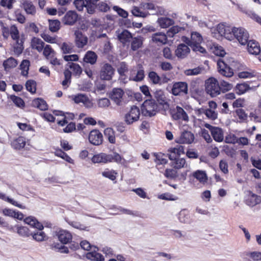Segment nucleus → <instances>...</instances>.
<instances>
[{
    "label": "nucleus",
    "mask_w": 261,
    "mask_h": 261,
    "mask_svg": "<svg viewBox=\"0 0 261 261\" xmlns=\"http://www.w3.org/2000/svg\"><path fill=\"white\" fill-rule=\"evenodd\" d=\"M144 71L143 69L138 70L137 74L133 77H130V80L135 82H140L144 78Z\"/></svg>",
    "instance_id": "nucleus-63"
},
{
    "label": "nucleus",
    "mask_w": 261,
    "mask_h": 261,
    "mask_svg": "<svg viewBox=\"0 0 261 261\" xmlns=\"http://www.w3.org/2000/svg\"><path fill=\"white\" fill-rule=\"evenodd\" d=\"M117 70L121 77L125 79V73L128 71V65L125 62H121L119 64Z\"/></svg>",
    "instance_id": "nucleus-42"
},
{
    "label": "nucleus",
    "mask_w": 261,
    "mask_h": 261,
    "mask_svg": "<svg viewBox=\"0 0 261 261\" xmlns=\"http://www.w3.org/2000/svg\"><path fill=\"white\" fill-rule=\"evenodd\" d=\"M194 135L190 131L185 130L181 133L180 137L176 139V142L178 144H191L194 140Z\"/></svg>",
    "instance_id": "nucleus-15"
},
{
    "label": "nucleus",
    "mask_w": 261,
    "mask_h": 261,
    "mask_svg": "<svg viewBox=\"0 0 261 261\" xmlns=\"http://www.w3.org/2000/svg\"><path fill=\"white\" fill-rule=\"evenodd\" d=\"M36 83L34 80H28L25 83L27 90L31 93H35L36 91Z\"/></svg>",
    "instance_id": "nucleus-57"
},
{
    "label": "nucleus",
    "mask_w": 261,
    "mask_h": 261,
    "mask_svg": "<svg viewBox=\"0 0 261 261\" xmlns=\"http://www.w3.org/2000/svg\"><path fill=\"white\" fill-rule=\"evenodd\" d=\"M247 47L248 52L252 55H258L260 51V48L258 43L255 40H248Z\"/></svg>",
    "instance_id": "nucleus-27"
},
{
    "label": "nucleus",
    "mask_w": 261,
    "mask_h": 261,
    "mask_svg": "<svg viewBox=\"0 0 261 261\" xmlns=\"http://www.w3.org/2000/svg\"><path fill=\"white\" fill-rule=\"evenodd\" d=\"M2 32L4 38L5 39H7L9 35L13 40L20 39L19 31L15 25L10 26L3 25Z\"/></svg>",
    "instance_id": "nucleus-7"
},
{
    "label": "nucleus",
    "mask_w": 261,
    "mask_h": 261,
    "mask_svg": "<svg viewBox=\"0 0 261 261\" xmlns=\"http://www.w3.org/2000/svg\"><path fill=\"white\" fill-rule=\"evenodd\" d=\"M152 40L155 43H160L165 44L167 43V37L164 33H156L152 35Z\"/></svg>",
    "instance_id": "nucleus-30"
},
{
    "label": "nucleus",
    "mask_w": 261,
    "mask_h": 261,
    "mask_svg": "<svg viewBox=\"0 0 261 261\" xmlns=\"http://www.w3.org/2000/svg\"><path fill=\"white\" fill-rule=\"evenodd\" d=\"M219 72L222 75L230 77L233 75L234 72L232 67L227 65L223 60L219 59L217 61Z\"/></svg>",
    "instance_id": "nucleus-12"
},
{
    "label": "nucleus",
    "mask_w": 261,
    "mask_h": 261,
    "mask_svg": "<svg viewBox=\"0 0 261 261\" xmlns=\"http://www.w3.org/2000/svg\"><path fill=\"white\" fill-rule=\"evenodd\" d=\"M79 16L74 11H69L66 13V24L73 25L78 20Z\"/></svg>",
    "instance_id": "nucleus-34"
},
{
    "label": "nucleus",
    "mask_w": 261,
    "mask_h": 261,
    "mask_svg": "<svg viewBox=\"0 0 261 261\" xmlns=\"http://www.w3.org/2000/svg\"><path fill=\"white\" fill-rule=\"evenodd\" d=\"M249 86L246 83L238 84L236 87L237 93L239 95L245 93L247 91L250 89Z\"/></svg>",
    "instance_id": "nucleus-52"
},
{
    "label": "nucleus",
    "mask_w": 261,
    "mask_h": 261,
    "mask_svg": "<svg viewBox=\"0 0 261 261\" xmlns=\"http://www.w3.org/2000/svg\"><path fill=\"white\" fill-rule=\"evenodd\" d=\"M172 93L175 96L187 95L188 93V86L186 82L175 83L172 86Z\"/></svg>",
    "instance_id": "nucleus-10"
},
{
    "label": "nucleus",
    "mask_w": 261,
    "mask_h": 261,
    "mask_svg": "<svg viewBox=\"0 0 261 261\" xmlns=\"http://www.w3.org/2000/svg\"><path fill=\"white\" fill-rule=\"evenodd\" d=\"M115 73V69L109 63H104L101 67L99 77L103 81H110Z\"/></svg>",
    "instance_id": "nucleus-6"
},
{
    "label": "nucleus",
    "mask_w": 261,
    "mask_h": 261,
    "mask_svg": "<svg viewBox=\"0 0 261 261\" xmlns=\"http://www.w3.org/2000/svg\"><path fill=\"white\" fill-rule=\"evenodd\" d=\"M97 59V56L95 53L92 51H88L85 55L83 60L86 63L93 65L96 63Z\"/></svg>",
    "instance_id": "nucleus-32"
},
{
    "label": "nucleus",
    "mask_w": 261,
    "mask_h": 261,
    "mask_svg": "<svg viewBox=\"0 0 261 261\" xmlns=\"http://www.w3.org/2000/svg\"><path fill=\"white\" fill-rule=\"evenodd\" d=\"M99 0H85L86 2V9L88 13L94 14L97 8Z\"/></svg>",
    "instance_id": "nucleus-28"
},
{
    "label": "nucleus",
    "mask_w": 261,
    "mask_h": 261,
    "mask_svg": "<svg viewBox=\"0 0 261 261\" xmlns=\"http://www.w3.org/2000/svg\"><path fill=\"white\" fill-rule=\"evenodd\" d=\"M193 176L201 183L207 182V177L205 171L197 170L193 173Z\"/></svg>",
    "instance_id": "nucleus-43"
},
{
    "label": "nucleus",
    "mask_w": 261,
    "mask_h": 261,
    "mask_svg": "<svg viewBox=\"0 0 261 261\" xmlns=\"http://www.w3.org/2000/svg\"><path fill=\"white\" fill-rule=\"evenodd\" d=\"M66 86L68 83H70V77L72 73L75 75H79L82 73V68L77 64L73 62L66 63Z\"/></svg>",
    "instance_id": "nucleus-11"
},
{
    "label": "nucleus",
    "mask_w": 261,
    "mask_h": 261,
    "mask_svg": "<svg viewBox=\"0 0 261 261\" xmlns=\"http://www.w3.org/2000/svg\"><path fill=\"white\" fill-rule=\"evenodd\" d=\"M74 35L75 43L79 48H83L87 44L88 38L83 34L81 31L76 30L74 32Z\"/></svg>",
    "instance_id": "nucleus-20"
},
{
    "label": "nucleus",
    "mask_w": 261,
    "mask_h": 261,
    "mask_svg": "<svg viewBox=\"0 0 261 261\" xmlns=\"http://www.w3.org/2000/svg\"><path fill=\"white\" fill-rule=\"evenodd\" d=\"M89 141L94 145H99L102 143V135L98 129H93L89 133Z\"/></svg>",
    "instance_id": "nucleus-16"
},
{
    "label": "nucleus",
    "mask_w": 261,
    "mask_h": 261,
    "mask_svg": "<svg viewBox=\"0 0 261 261\" xmlns=\"http://www.w3.org/2000/svg\"><path fill=\"white\" fill-rule=\"evenodd\" d=\"M204 126L210 129L213 139L218 142L223 141L224 139L223 131L222 129L213 126L208 123H205Z\"/></svg>",
    "instance_id": "nucleus-13"
},
{
    "label": "nucleus",
    "mask_w": 261,
    "mask_h": 261,
    "mask_svg": "<svg viewBox=\"0 0 261 261\" xmlns=\"http://www.w3.org/2000/svg\"><path fill=\"white\" fill-rule=\"evenodd\" d=\"M226 26L224 25L223 23H219L217 25L216 29H215L214 31L217 32H212L213 34V37H216L217 39H219L220 37L223 36V34H225V28Z\"/></svg>",
    "instance_id": "nucleus-44"
},
{
    "label": "nucleus",
    "mask_w": 261,
    "mask_h": 261,
    "mask_svg": "<svg viewBox=\"0 0 261 261\" xmlns=\"http://www.w3.org/2000/svg\"><path fill=\"white\" fill-rule=\"evenodd\" d=\"M43 48V55L47 59H49L53 57L54 51L49 45H46Z\"/></svg>",
    "instance_id": "nucleus-62"
},
{
    "label": "nucleus",
    "mask_w": 261,
    "mask_h": 261,
    "mask_svg": "<svg viewBox=\"0 0 261 261\" xmlns=\"http://www.w3.org/2000/svg\"><path fill=\"white\" fill-rule=\"evenodd\" d=\"M169 159L172 161L171 165L175 169H180L185 167L186 160L184 158H179L175 154H168Z\"/></svg>",
    "instance_id": "nucleus-18"
},
{
    "label": "nucleus",
    "mask_w": 261,
    "mask_h": 261,
    "mask_svg": "<svg viewBox=\"0 0 261 261\" xmlns=\"http://www.w3.org/2000/svg\"><path fill=\"white\" fill-rule=\"evenodd\" d=\"M132 13L135 16L142 18L146 17L148 15L147 13L141 11L140 9L137 7H134L133 8L132 10Z\"/></svg>",
    "instance_id": "nucleus-60"
},
{
    "label": "nucleus",
    "mask_w": 261,
    "mask_h": 261,
    "mask_svg": "<svg viewBox=\"0 0 261 261\" xmlns=\"http://www.w3.org/2000/svg\"><path fill=\"white\" fill-rule=\"evenodd\" d=\"M96 9L101 12H107L110 10V7L104 2H99Z\"/></svg>",
    "instance_id": "nucleus-59"
},
{
    "label": "nucleus",
    "mask_w": 261,
    "mask_h": 261,
    "mask_svg": "<svg viewBox=\"0 0 261 261\" xmlns=\"http://www.w3.org/2000/svg\"><path fill=\"white\" fill-rule=\"evenodd\" d=\"M118 38L121 43L124 44L129 42L133 37L132 34L128 31L124 30L118 34Z\"/></svg>",
    "instance_id": "nucleus-36"
},
{
    "label": "nucleus",
    "mask_w": 261,
    "mask_h": 261,
    "mask_svg": "<svg viewBox=\"0 0 261 261\" xmlns=\"http://www.w3.org/2000/svg\"><path fill=\"white\" fill-rule=\"evenodd\" d=\"M54 237L57 238L60 243H53L51 245V248L56 251L65 253V230L60 228H57L54 232Z\"/></svg>",
    "instance_id": "nucleus-3"
},
{
    "label": "nucleus",
    "mask_w": 261,
    "mask_h": 261,
    "mask_svg": "<svg viewBox=\"0 0 261 261\" xmlns=\"http://www.w3.org/2000/svg\"><path fill=\"white\" fill-rule=\"evenodd\" d=\"M72 235L68 231L66 230V254L68 253V248H70L72 250H76L80 248L78 243L72 241Z\"/></svg>",
    "instance_id": "nucleus-26"
},
{
    "label": "nucleus",
    "mask_w": 261,
    "mask_h": 261,
    "mask_svg": "<svg viewBox=\"0 0 261 261\" xmlns=\"http://www.w3.org/2000/svg\"><path fill=\"white\" fill-rule=\"evenodd\" d=\"M24 222L38 229V231L36 232L31 233V236H32L34 240L37 242H41L44 240L45 234L44 232L41 231L44 227L35 217L32 216L28 217L24 220Z\"/></svg>",
    "instance_id": "nucleus-1"
},
{
    "label": "nucleus",
    "mask_w": 261,
    "mask_h": 261,
    "mask_svg": "<svg viewBox=\"0 0 261 261\" xmlns=\"http://www.w3.org/2000/svg\"><path fill=\"white\" fill-rule=\"evenodd\" d=\"M260 202L261 197L250 192L246 200V204L250 206H253Z\"/></svg>",
    "instance_id": "nucleus-25"
},
{
    "label": "nucleus",
    "mask_w": 261,
    "mask_h": 261,
    "mask_svg": "<svg viewBox=\"0 0 261 261\" xmlns=\"http://www.w3.org/2000/svg\"><path fill=\"white\" fill-rule=\"evenodd\" d=\"M232 32L234 37L238 40L240 44L242 45L247 44L249 39V34L245 29L233 27L232 29Z\"/></svg>",
    "instance_id": "nucleus-9"
},
{
    "label": "nucleus",
    "mask_w": 261,
    "mask_h": 261,
    "mask_svg": "<svg viewBox=\"0 0 261 261\" xmlns=\"http://www.w3.org/2000/svg\"><path fill=\"white\" fill-rule=\"evenodd\" d=\"M49 29L52 32L58 31L60 27V22L57 20H48Z\"/></svg>",
    "instance_id": "nucleus-54"
},
{
    "label": "nucleus",
    "mask_w": 261,
    "mask_h": 261,
    "mask_svg": "<svg viewBox=\"0 0 261 261\" xmlns=\"http://www.w3.org/2000/svg\"><path fill=\"white\" fill-rule=\"evenodd\" d=\"M101 174L103 177L108 178L113 181L116 178V175L117 174V172L113 170H109L107 169L103 171Z\"/></svg>",
    "instance_id": "nucleus-55"
},
{
    "label": "nucleus",
    "mask_w": 261,
    "mask_h": 261,
    "mask_svg": "<svg viewBox=\"0 0 261 261\" xmlns=\"http://www.w3.org/2000/svg\"><path fill=\"white\" fill-rule=\"evenodd\" d=\"M41 37L43 40L50 43H57V38L55 37H52L46 33H42L41 35Z\"/></svg>",
    "instance_id": "nucleus-64"
},
{
    "label": "nucleus",
    "mask_w": 261,
    "mask_h": 261,
    "mask_svg": "<svg viewBox=\"0 0 261 261\" xmlns=\"http://www.w3.org/2000/svg\"><path fill=\"white\" fill-rule=\"evenodd\" d=\"M33 107L38 108L41 111H45L47 109L48 106L46 101L42 98H38L32 101Z\"/></svg>",
    "instance_id": "nucleus-31"
},
{
    "label": "nucleus",
    "mask_w": 261,
    "mask_h": 261,
    "mask_svg": "<svg viewBox=\"0 0 261 261\" xmlns=\"http://www.w3.org/2000/svg\"><path fill=\"white\" fill-rule=\"evenodd\" d=\"M173 119L181 120L185 121H189V117L185 111L180 107L177 106L176 109L171 112Z\"/></svg>",
    "instance_id": "nucleus-17"
},
{
    "label": "nucleus",
    "mask_w": 261,
    "mask_h": 261,
    "mask_svg": "<svg viewBox=\"0 0 261 261\" xmlns=\"http://www.w3.org/2000/svg\"><path fill=\"white\" fill-rule=\"evenodd\" d=\"M140 115L139 108L136 106H133L129 112L125 115L124 121L127 124H132L139 120Z\"/></svg>",
    "instance_id": "nucleus-8"
},
{
    "label": "nucleus",
    "mask_w": 261,
    "mask_h": 261,
    "mask_svg": "<svg viewBox=\"0 0 261 261\" xmlns=\"http://www.w3.org/2000/svg\"><path fill=\"white\" fill-rule=\"evenodd\" d=\"M17 229V232L18 234L22 237H29L31 235V233L29 230V228L26 226H16Z\"/></svg>",
    "instance_id": "nucleus-50"
},
{
    "label": "nucleus",
    "mask_w": 261,
    "mask_h": 261,
    "mask_svg": "<svg viewBox=\"0 0 261 261\" xmlns=\"http://www.w3.org/2000/svg\"><path fill=\"white\" fill-rule=\"evenodd\" d=\"M104 135L108 138L110 143L114 144L115 143V132L113 128L108 127L104 130Z\"/></svg>",
    "instance_id": "nucleus-46"
},
{
    "label": "nucleus",
    "mask_w": 261,
    "mask_h": 261,
    "mask_svg": "<svg viewBox=\"0 0 261 261\" xmlns=\"http://www.w3.org/2000/svg\"><path fill=\"white\" fill-rule=\"evenodd\" d=\"M148 77L149 81L154 85H160L162 84L161 77L155 71H150L148 74Z\"/></svg>",
    "instance_id": "nucleus-40"
},
{
    "label": "nucleus",
    "mask_w": 261,
    "mask_h": 261,
    "mask_svg": "<svg viewBox=\"0 0 261 261\" xmlns=\"http://www.w3.org/2000/svg\"><path fill=\"white\" fill-rule=\"evenodd\" d=\"M179 221L183 223L190 224L192 222L188 212L186 210H181L178 214Z\"/></svg>",
    "instance_id": "nucleus-33"
},
{
    "label": "nucleus",
    "mask_w": 261,
    "mask_h": 261,
    "mask_svg": "<svg viewBox=\"0 0 261 261\" xmlns=\"http://www.w3.org/2000/svg\"><path fill=\"white\" fill-rule=\"evenodd\" d=\"M30 61L28 60H23L20 65V69L21 71V74L24 76H27L28 74V71L30 67Z\"/></svg>",
    "instance_id": "nucleus-51"
},
{
    "label": "nucleus",
    "mask_w": 261,
    "mask_h": 261,
    "mask_svg": "<svg viewBox=\"0 0 261 261\" xmlns=\"http://www.w3.org/2000/svg\"><path fill=\"white\" fill-rule=\"evenodd\" d=\"M122 160L121 156L117 152H114L113 154H106L100 153L94 155L92 158V161L94 163H107L108 162H115L120 163Z\"/></svg>",
    "instance_id": "nucleus-2"
},
{
    "label": "nucleus",
    "mask_w": 261,
    "mask_h": 261,
    "mask_svg": "<svg viewBox=\"0 0 261 261\" xmlns=\"http://www.w3.org/2000/svg\"><path fill=\"white\" fill-rule=\"evenodd\" d=\"M156 161L158 164L165 165L167 163V160L164 158L165 154L162 153H154Z\"/></svg>",
    "instance_id": "nucleus-61"
},
{
    "label": "nucleus",
    "mask_w": 261,
    "mask_h": 261,
    "mask_svg": "<svg viewBox=\"0 0 261 261\" xmlns=\"http://www.w3.org/2000/svg\"><path fill=\"white\" fill-rule=\"evenodd\" d=\"M44 43L39 38L34 37L31 41L32 48L41 52L44 47Z\"/></svg>",
    "instance_id": "nucleus-39"
},
{
    "label": "nucleus",
    "mask_w": 261,
    "mask_h": 261,
    "mask_svg": "<svg viewBox=\"0 0 261 261\" xmlns=\"http://www.w3.org/2000/svg\"><path fill=\"white\" fill-rule=\"evenodd\" d=\"M25 145V140L23 137H19L14 140L12 143V146L17 149H20L24 147Z\"/></svg>",
    "instance_id": "nucleus-48"
},
{
    "label": "nucleus",
    "mask_w": 261,
    "mask_h": 261,
    "mask_svg": "<svg viewBox=\"0 0 261 261\" xmlns=\"http://www.w3.org/2000/svg\"><path fill=\"white\" fill-rule=\"evenodd\" d=\"M188 46L184 43L179 44L175 51L176 56L181 59L185 58L190 51Z\"/></svg>",
    "instance_id": "nucleus-21"
},
{
    "label": "nucleus",
    "mask_w": 261,
    "mask_h": 261,
    "mask_svg": "<svg viewBox=\"0 0 261 261\" xmlns=\"http://www.w3.org/2000/svg\"><path fill=\"white\" fill-rule=\"evenodd\" d=\"M15 43L13 45V51L15 54L19 55L21 54L23 49V42L22 39H19L15 40Z\"/></svg>",
    "instance_id": "nucleus-45"
},
{
    "label": "nucleus",
    "mask_w": 261,
    "mask_h": 261,
    "mask_svg": "<svg viewBox=\"0 0 261 261\" xmlns=\"http://www.w3.org/2000/svg\"><path fill=\"white\" fill-rule=\"evenodd\" d=\"M86 257L87 259H90L92 261H104L105 258L103 256L97 252L96 251L88 252Z\"/></svg>",
    "instance_id": "nucleus-35"
},
{
    "label": "nucleus",
    "mask_w": 261,
    "mask_h": 261,
    "mask_svg": "<svg viewBox=\"0 0 261 261\" xmlns=\"http://www.w3.org/2000/svg\"><path fill=\"white\" fill-rule=\"evenodd\" d=\"M18 65L17 60L13 57H10L3 62V66L5 70H8L11 68H14Z\"/></svg>",
    "instance_id": "nucleus-38"
},
{
    "label": "nucleus",
    "mask_w": 261,
    "mask_h": 261,
    "mask_svg": "<svg viewBox=\"0 0 261 261\" xmlns=\"http://www.w3.org/2000/svg\"><path fill=\"white\" fill-rule=\"evenodd\" d=\"M154 97L160 105L164 106L168 104L164 92L162 90H156L154 93Z\"/></svg>",
    "instance_id": "nucleus-29"
},
{
    "label": "nucleus",
    "mask_w": 261,
    "mask_h": 261,
    "mask_svg": "<svg viewBox=\"0 0 261 261\" xmlns=\"http://www.w3.org/2000/svg\"><path fill=\"white\" fill-rule=\"evenodd\" d=\"M132 39V42L131 43V49L133 50L136 51L142 47L143 44V40L142 37L139 36Z\"/></svg>",
    "instance_id": "nucleus-47"
},
{
    "label": "nucleus",
    "mask_w": 261,
    "mask_h": 261,
    "mask_svg": "<svg viewBox=\"0 0 261 261\" xmlns=\"http://www.w3.org/2000/svg\"><path fill=\"white\" fill-rule=\"evenodd\" d=\"M157 21L162 28H168L172 25L174 22L172 19L168 17L159 18Z\"/></svg>",
    "instance_id": "nucleus-41"
},
{
    "label": "nucleus",
    "mask_w": 261,
    "mask_h": 261,
    "mask_svg": "<svg viewBox=\"0 0 261 261\" xmlns=\"http://www.w3.org/2000/svg\"><path fill=\"white\" fill-rule=\"evenodd\" d=\"M0 199L12 204L14 206H17L21 209H25V206L18 203L14 199L10 198L9 197L7 196L5 194L1 193V192H0Z\"/></svg>",
    "instance_id": "nucleus-37"
},
{
    "label": "nucleus",
    "mask_w": 261,
    "mask_h": 261,
    "mask_svg": "<svg viewBox=\"0 0 261 261\" xmlns=\"http://www.w3.org/2000/svg\"><path fill=\"white\" fill-rule=\"evenodd\" d=\"M182 40L185 42L188 45L191 46L192 44H200L202 41V37L199 33L193 32L191 33L190 40L185 37Z\"/></svg>",
    "instance_id": "nucleus-22"
},
{
    "label": "nucleus",
    "mask_w": 261,
    "mask_h": 261,
    "mask_svg": "<svg viewBox=\"0 0 261 261\" xmlns=\"http://www.w3.org/2000/svg\"><path fill=\"white\" fill-rule=\"evenodd\" d=\"M69 98L73 100L76 103H82L85 106L88 107L90 103L88 97L83 94H78L75 95L69 96Z\"/></svg>",
    "instance_id": "nucleus-23"
},
{
    "label": "nucleus",
    "mask_w": 261,
    "mask_h": 261,
    "mask_svg": "<svg viewBox=\"0 0 261 261\" xmlns=\"http://www.w3.org/2000/svg\"><path fill=\"white\" fill-rule=\"evenodd\" d=\"M21 8L28 15L34 16L37 13L36 6L30 0H23L21 3Z\"/></svg>",
    "instance_id": "nucleus-19"
},
{
    "label": "nucleus",
    "mask_w": 261,
    "mask_h": 261,
    "mask_svg": "<svg viewBox=\"0 0 261 261\" xmlns=\"http://www.w3.org/2000/svg\"><path fill=\"white\" fill-rule=\"evenodd\" d=\"M10 98L17 107L22 108L24 106V102L20 97L15 95H11Z\"/></svg>",
    "instance_id": "nucleus-58"
},
{
    "label": "nucleus",
    "mask_w": 261,
    "mask_h": 261,
    "mask_svg": "<svg viewBox=\"0 0 261 261\" xmlns=\"http://www.w3.org/2000/svg\"><path fill=\"white\" fill-rule=\"evenodd\" d=\"M204 71V68L202 67H198L193 69H187L184 73L186 75H196L201 73Z\"/></svg>",
    "instance_id": "nucleus-53"
},
{
    "label": "nucleus",
    "mask_w": 261,
    "mask_h": 261,
    "mask_svg": "<svg viewBox=\"0 0 261 261\" xmlns=\"http://www.w3.org/2000/svg\"><path fill=\"white\" fill-rule=\"evenodd\" d=\"M158 106L154 99H146L141 107L142 114L145 116L150 117L155 115Z\"/></svg>",
    "instance_id": "nucleus-4"
},
{
    "label": "nucleus",
    "mask_w": 261,
    "mask_h": 261,
    "mask_svg": "<svg viewBox=\"0 0 261 261\" xmlns=\"http://www.w3.org/2000/svg\"><path fill=\"white\" fill-rule=\"evenodd\" d=\"M184 146L181 145H178L176 147L174 148H171L169 151L170 152V154H175L179 156L181 154L184 153Z\"/></svg>",
    "instance_id": "nucleus-56"
},
{
    "label": "nucleus",
    "mask_w": 261,
    "mask_h": 261,
    "mask_svg": "<svg viewBox=\"0 0 261 261\" xmlns=\"http://www.w3.org/2000/svg\"><path fill=\"white\" fill-rule=\"evenodd\" d=\"M199 111L201 113L205 114L208 118L212 120H214L217 118V113L211 109H201L199 110Z\"/></svg>",
    "instance_id": "nucleus-49"
},
{
    "label": "nucleus",
    "mask_w": 261,
    "mask_h": 261,
    "mask_svg": "<svg viewBox=\"0 0 261 261\" xmlns=\"http://www.w3.org/2000/svg\"><path fill=\"white\" fill-rule=\"evenodd\" d=\"M124 94V92L121 88H114L110 93V98L117 106H121Z\"/></svg>",
    "instance_id": "nucleus-14"
},
{
    "label": "nucleus",
    "mask_w": 261,
    "mask_h": 261,
    "mask_svg": "<svg viewBox=\"0 0 261 261\" xmlns=\"http://www.w3.org/2000/svg\"><path fill=\"white\" fill-rule=\"evenodd\" d=\"M3 214L5 216L21 220L23 219L24 216L23 214L18 211H14L12 209L6 208L3 210Z\"/></svg>",
    "instance_id": "nucleus-24"
},
{
    "label": "nucleus",
    "mask_w": 261,
    "mask_h": 261,
    "mask_svg": "<svg viewBox=\"0 0 261 261\" xmlns=\"http://www.w3.org/2000/svg\"><path fill=\"white\" fill-rule=\"evenodd\" d=\"M205 91L212 97H216L221 92V88L218 81L214 77H210L205 81Z\"/></svg>",
    "instance_id": "nucleus-5"
}]
</instances>
